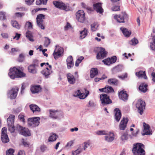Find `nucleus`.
<instances>
[{
    "label": "nucleus",
    "mask_w": 155,
    "mask_h": 155,
    "mask_svg": "<svg viewBox=\"0 0 155 155\" xmlns=\"http://www.w3.org/2000/svg\"><path fill=\"white\" fill-rule=\"evenodd\" d=\"M100 97L101 105L103 106H106L112 103V101L110 99V97L106 94H101Z\"/></svg>",
    "instance_id": "5"
},
{
    "label": "nucleus",
    "mask_w": 155,
    "mask_h": 155,
    "mask_svg": "<svg viewBox=\"0 0 155 155\" xmlns=\"http://www.w3.org/2000/svg\"><path fill=\"white\" fill-rule=\"evenodd\" d=\"M86 9L87 10V12L88 13H91L94 11L92 8L91 7H87Z\"/></svg>",
    "instance_id": "61"
},
{
    "label": "nucleus",
    "mask_w": 155,
    "mask_h": 155,
    "mask_svg": "<svg viewBox=\"0 0 155 155\" xmlns=\"http://www.w3.org/2000/svg\"><path fill=\"white\" fill-rule=\"evenodd\" d=\"M120 30L122 31L123 33L125 36L127 37H129L131 34L130 31H128L126 28L121 27L120 28Z\"/></svg>",
    "instance_id": "24"
},
{
    "label": "nucleus",
    "mask_w": 155,
    "mask_h": 155,
    "mask_svg": "<svg viewBox=\"0 0 155 155\" xmlns=\"http://www.w3.org/2000/svg\"><path fill=\"white\" fill-rule=\"evenodd\" d=\"M7 128L5 127L2 128V135H6Z\"/></svg>",
    "instance_id": "56"
},
{
    "label": "nucleus",
    "mask_w": 155,
    "mask_h": 155,
    "mask_svg": "<svg viewBox=\"0 0 155 155\" xmlns=\"http://www.w3.org/2000/svg\"><path fill=\"white\" fill-rule=\"evenodd\" d=\"M23 68L21 67V68H19V69L15 67L11 68L9 70L8 75L10 78L12 79L25 77L26 76V74L20 69L22 70Z\"/></svg>",
    "instance_id": "1"
},
{
    "label": "nucleus",
    "mask_w": 155,
    "mask_h": 155,
    "mask_svg": "<svg viewBox=\"0 0 155 155\" xmlns=\"http://www.w3.org/2000/svg\"><path fill=\"white\" fill-rule=\"evenodd\" d=\"M87 30L84 28V30L80 31V38L81 39H82L84 38L87 35Z\"/></svg>",
    "instance_id": "32"
},
{
    "label": "nucleus",
    "mask_w": 155,
    "mask_h": 155,
    "mask_svg": "<svg viewBox=\"0 0 155 155\" xmlns=\"http://www.w3.org/2000/svg\"><path fill=\"white\" fill-rule=\"evenodd\" d=\"M17 155H25V154L24 151L20 150L18 152Z\"/></svg>",
    "instance_id": "64"
},
{
    "label": "nucleus",
    "mask_w": 155,
    "mask_h": 155,
    "mask_svg": "<svg viewBox=\"0 0 155 155\" xmlns=\"http://www.w3.org/2000/svg\"><path fill=\"white\" fill-rule=\"evenodd\" d=\"M128 18V15L125 12H121L119 15H116L114 16V18L119 23H124V20Z\"/></svg>",
    "instance_id": "9"
},
{
    "label": "nucleus",
    "mask_w": 155,
    "mask_h": 155,
    "mask_svg": "<svg viewBox=\"0 0 155 155\" xmlns=\"http://www.w3.org/2000/svg\"><path fill=\"white\" fill-rule=\"evenodd\" d=\"M26 35L27 38L31 41H33L34 40L33 39V35L31 31H28L26 33Z\"/></svg>",
    "instance_id": "31"
},
{
    "label": "nucleus",
    "mask_w": 155,
    "mask_h": 155,
    "mask_svg": "<svg viewBox=\"0 0 155 155\" xmlns=\"http://www.w3.org/2000/svg\"><path fill=\"white\" fill-rule=\"evenodd\" d=\"M94 9L96 10V11L100 14H102L104 12L103 9L102 7L101 3H97L94 4L93 5Z\"/></svg>",
    "instance_id": "16"
},
{
    "label": "nucleus",
    "mask_w": 155,
    "mask_h": 155,
    "mask_svg": "<svg viewBox=\"0 0 155 155\" xmlns=\"http://www.w3.org/2000/svg\"><path fill=\"white\" fill-rule=\"evenodd\" d=\"M50 43V40L48 38H46V39L44 45L46 47H47Z\"/></svg>",
    "instance_id": "52"
},
{
    "label": "nucleus",
    "mask_w": 155,
    "mask_h": 155,
    "mask_svg": "<svg viewBox=\"0 0 155 155\" xmlns=\"http://www.w3.org/2000/svg\"><path fill=\"white\" fill-rule=\"evenodd\" d=\"M145 102L143 100L140 99L138 100L136 104V107L138 109V112L140 115H142L145 109Z\"/></svg>",
    "instance_id": "8"
},
{
    "label": "nucleus",
    "mask_w": 155,
    "mask_h": 155,
    "mask_svg": "<svg viewBox=\"0 0 155 155\" xmlns=\"http://www.w3.org/2000/svg\"><path fill=\"white\" fill-rule=\"evenodd\" d=\"M11 24L13 27H14L18 29L20 28L21 25H19L16 21H11Z\"/></svg>",
    "instance_id": "33"
},
{
    "label": "nucleus",
    "mask_w": 155,
    "mask_h": 155,
    "mask_svg": "<svg viewBox=\"0 0 155 155\" xmlns=\"http://www.w3.org/2000/svg\"><path fill=\"white\" fill-rule=\"evenodd\" d=\"M143 132L142 134L143 136L149 134L150 133V130L147 129H144Z\"/></svg>",
    "instance_id": "54"
},
{
    "label": "nucleus",
    "mask_w": 155,
    "mask_h": 155,
    "mask_svg": "<svg viewBox=\"0 0 155 155\" xmlns=\"http://www.w3.org/2000/svg\"><path fill=\"white\" fill-rule=\"evenodd\" d=\"M98 25H97V23L94 22L91 25V29L93 31H94L97 30Z\"/></svg>",
    "instance_id": "38"
},
{
    "label": "nucleus",
    "mask_w": 155,
    "mask_h": 155,
    "mask_svg": "<svg viewBox=\"0 0 155 155\" xmlns=\"http://www.w3.org/2000/svg\"><path fill=\"white\" fill-rule=\"evenodd\" d=\"M98 51L96 56L97 59H102L106 57L107 53L104 48H99Z\"/></svg>",
    "instance_id": "13"
},
{
    "label": "nucleus",
    "mask_w": 155,
    "mask_h": 155,
    "mask_svg": "<svg viewBox=\"0 0 155 155\" xmlns=\"http://www.w3.org/2000/svg\"><path fill=\"white\" fill-rule=\"evenodd\" d=\"M111 9L113 11H118L120 10V6L118 5H114Z\"/></svg>",
    "instance_id": "44"
},
{
    "label": "nucleus",
    "mask_w": 155,
    "mask_h": 155,
    "mask_svg": "<svg viewBox=\"0 0 155 155\" xmlns=\"http://www.w3.org/2000/svg\"><path fill=\"white\" fill-rule=\"evenodd\" d=\"M28 71L29 72L35 74L37 73V69L36 67L34 66L33 65L30 64L28 68Z\"/></svg>",
    "instance_id": "26"
},
{
    "label": "nucleus",
    "mask_w": 155,
    "mask_h": 155,
    "mask_svg": "<svg viewBox=\"0 0 155 155\" xmlns=\"http://www.w3.org/2000/svg\"><path fill=\"white\" fill-rule=\"evenodd\" d=\"M111 64L115 62L117 60V58L115 56H114L110 58Z\"/></svg>",
    "instance_id": "55"
},
{
    "label": "nucleus",
    "mask_w": 155,
    "mask_h": 155,
    "mask_svg": "<svg viewBox=\"0 0 155 155\" xmlns=\"http://www.w3.org/2000/svg\"><path fill=\"white\" fill-rule=\"evenodd\" d=\"M118 96L120 99L124 101L128 99V95L126 91H122L118 93Z\"/></svg>",
    "instance_id": "18"
},
{
    "label": "nucleus",
    "mask_w": 155,
    "mask_h": 155,
    "mask_svg": "<svg viewBox=\"0 0 155 155\" xmlns=\"http://www.w3.org/2000/svg\"><path fill=\"white\" fill-rule=\"evenodd\" d=\"M53 55L54 58L56 60L58 59L59 57H60L61 56V54L60 53L54 51Z\"/></svg>",
    "instance_id": "45"
},
{
    "label": "nucleus",
    "mask_w": 155,
    "mask_h": 155,
    "mask_svg": "<svg viewBox=\"0 0 155 155\" xmlns=\"http://www.w3.org/2000/svg\"><path fill=\"white\" fill-rule=\"evenodd\" d=\"M18 118L19 120L23 122L24 123H25V116L20 114L18 116Z\"/></svg>",
    "instance_id": "46"
},
{
    "label": "nucleus",
    "mask_w": 155,
    "mask_h": 155,
    "mask_svg": "<svg viewBox=\"0 0 155 155\" xmlns=\"http://www.w3.org/2000/svg\"><path fill=\"white\" fill-rule=\"evenodd\" d=\"M144 145L142 143L134 144L132 150L134 155H145L146 152L144 149Z\"/></svg>",
    "instance_id": "2"
},
{
    "label": "nucleus",
    "mask_w": 155,
    "mask_h": 155,
    "mask_svg": "<svg viewBox=\"0 0 155 155\" xmlns=\"http://www.w3.org/2000/svg\"><path fill=\"white\" fill-rule=\"evenodd\" d=\"M50 117L53 119H57L62 115V112L61 111L50 109L49 110Z\"/></svg>",
    "instance_id": "10"
},
{
    "label": "nucleus",
    "mask_w": 155,
    "mask_h": 155,
    "mask_svg": "<svg viewBox=\"0 0 155 155\" xmlns=\"http://www.w3.org/2000/svg\"><path fill=\"white\" fill-rule=\"evenodd\" d=\"M21 34H18V33H16L15 36L13 38L14 39H16L17 40H18L19 39L20 37Z\"/></svg>",
    "instance_id": "62"
},
{
    "label": "nucleus",
    "mask_w": 155,
    "mask_h": 155,
    "mask_svg": "<svg viewBox=\"0 0 155 155\" xmlns=\"http://www.w3.org/2000/svg\"><path fill=\"white\" fill-rule=\"evenodd\" d=\"M26 4L29 5H32L35 0H25Z\"/></svg>",
    "instance_id": "57"
},
{
    "label": "nucleus",
    "mask_w": 155,
    "mask_h": 155,
    "mask_svg": "<svg viewBox=\"0 0 155 155\" xmlns=\"http://www.w3.org/2000/svg\"><path fill=\"white\" fill-rule=\"evenodd\" d=\"M85 15V13L83 10H78L76 14V18L78 21L83 23L86 19Z\"/></svg>",
    "instance_id": "11"
},
{
    "label": "nucleus",
    "mask_w": 155,
    "mask_h": 155,
    "mask_svg": "<svg viewBox=\"0 0 155 155\" xmlns=\"http://www.w3.org/2000/svg\"><path fill=\"white\" fill-rule=\"evenodd\" d=\"M147 84L144 83H141L140 86L139 88V90L141 92L145 93L146 92L147 90Z\"/></svg>",
    "instance_id": "22"
},
{
    "label": "nucleus",
    "mask_w": 155,
    "mask_h": 155,
    "mask_svg": "<svg viewBox=\"0 0 155 155\" xmlns=\"http://www.w3.org/2000/svg\"><path fill=\"white\" fill-rule=\"evenodd\" d=\"M127 73H125L121 75L118 76V77L119 78H121L122 79H124V78H127Z\"/></svg>",
    "instance_id": "60"
},
{
    "label": "nucleus",
    "mask_w": 155,
    "mask_h": 155,
    "mask_svg": "<svg viewBox=\"0 0 155 155\" xmlns=\"http://www.w3.org/2000/svg\"><path fill=\"white\" fill-rule=\"evenodd\" d=\"M136 74L139 78H143L145 79H147V77L146 75L145 71H140L138 72H136Z\"/></svg>",
    "instance_id": "29"
},
{
    "label": "nucleus",
    "mask_w": 155,
    "mask_h": 155,
    "mask_svg": "<svg viewBox=\"0 0 155 155\" xmlns=\"http://www.w3.org/2000/svg\"><path fill=\"white\" fill-rule=\"evenodd\" d=\"M1 139L2 142L4 143H6L9 141V139L7 135H1Z\"/></svg>",
    "instance_id": "35"
},
{
    "label": "nucleus",
    "mask_w": 155,
    "mask_h": 155,
    "mask_svg": "<svg viewBox=\"0 0 155 155\" xmlns=\"http://www.w3.org/2000/svg\"><path fill=\"white\" fill-rule=\"evenodd\" d=\"M19 88L15 87L12 88L8 92V94L9 95V97L11 99H15L17 95L18 92L19 91Z\"/></svg>",
    "instance_id": "12"
},
{
    "label": "nucleus",
    "mask_w": 155,
    "mask_h": 155,
    "mask_svg": "<svg viewBox=\"0 0 155 155\" xmlns=\"http://www.w3.org/2000/svg\"><path fill=\"white\" fill-rule=\"evenodd\" d=\"M128 135L127 134L124 133L121 136L120 138L122 141L127 140L128 139Z\"/></svg>",
    "instance_id": "43"
},
{
    "label": "nucleus",
    "mask_w": 155,
    "mask_h": 155,
    "mask_svg": "<svg viewBox=\"0 0 155 155\" xmlns=\"http://www.w3.org/2000/svg\"><path fill=\"white\" fill-rule=\"evenodd\" d=\"M30 108L32 111L34 113L35 112L40 111V108L37 105L35 104H31L29 105Z\"/></svg>",
    "instance_id": "23"
},
{
    "label": "nucleus",
    "mask_w": 155,
    "mask_h": 155,
    "mask_svg": "<svg viewBox=\"0 0 155 155\" xmlns=\"http://www.w3.org/2000/svg\"><path fill=\"white\" fill-rule=\"evenodd\" d=\"M84 57L82 56L78 58L75 62V66L76 67H78L79 66V64L81 62L82 60L84 59Z\"/></svg>",
    "instance_id": "39"
},
{
    "label": "nucleus",
    "mask_w": 155,
    "mask_h": 155,
    "mask_svg": "<svg viewBox=\"0 0 155 155\" xmlns=\"http://www.w3.org/2000/svg\"><path fill=\"white\" fill-rule=\"evenodd\" d=\"M98 73L97 69L96 68H92L90 71V76L91 78H93L97 75Z\"/></svg>",
    "instance_id": "25"
},
{
    "label": "nucleus",
    "mask_w": 155,
    "mask_h": 155,
    "mask_svg": "<svg viewBox=\"0 0 155 155\" xmlns=\"http://www.w3.org/2000/svg\"><path fill=\"white\" fill-rule=\"evenodd\" d=\"M91 143L89 141H88L84 142V145H83L84 150H85L91 144Z\"/></svg>",
    "instance_id": "49"
},
{
    "label": "nucleus",
    "mask_w": 155,
    "mask_h": 155,
    "mask_svg": "<svg viewBox=\"0 0 155 155\" xmlns=\"http://www.w3.org/2000/svg\"><path fill=\"white\" fill-rule=\"evenodd\" d=\"M85 94L84 93H81L80 90H78L74 94V96L75 97H78L80 99H84L89 94V91L85 89Z\"/></svg>",
    "instance_id": "14"
},
{
    "label": "nucleus",
    "mask_w": 155,
    "mask_h": 155,
    "mask_svg": "<svg viewBox=\"0 0 155 155\" xmlns=\"http://www.w3.org/2000/svg\"><path fill=\"white\" fill-rule=\"evenodd\" d=\"M40 118L39 117H34L28 118L27 121L28 127H34L38 126L40 124Z\"/></svg>",
    "instance_id": "4"
},
{
    "label": "nucleus",
    "mask_w": 155,
    "mask_h": 155,
    "mask_svg": "<svg viewBox=\"0 0 155 155\" xmlns=\"http://www.w3.org/2000/svg\"><path fill=\"white\" fill-rule=\"evenodd\" d=\"M115 112L114 117L116 120L117 122H119L121 118V114L120 110L118 108H115L114 110Z\"/></svg>",
    "instance_id": "19"
},
{
    "label": "nucleus",
    "mask_w": 155,
    "mask_h": 155,
    "mask_svg": "<svg viewBox=\"0 0 155 155\" xmlns=\"http://www.w3.org/2000/svg\"><path fill=\"white\" fill-rule=\"evenodd\" d=\"M45 18V15L42 14H39L37 15L36 19L37 23L39 27L41 29H45L44 20Z\"/></svg>",
    "instance_id": "7"
},
{
    "label": "nucleus",
    "mask_w": 155,
    "mask_h": 155,
    "mask_svg": "<svg viewBox=\"0 0 155 155\" xmlns=\"http://www.w3.org/2000/svg\"><path fill=\"white\" fill-rule=\"evenodd\" d=\"M25 60V56L22 54H19L18 57L17 59V61L19 62H22Z\"/></svg>",
    "instance_id": "42"
},
{
    "label": "nucleus",
    "mask_w": 155,
    "mask_h": 155,
    "mask_svg": "<svg viewBox=\"0 0 155 155\" xmlns=\"http://www.w3.org/2000/svg\"><path fill=\"white\" fill-rule=\"evenodd\" d=\"M128 121V120L127 118H126L125 117L123 118L119 124V129L121 130H124L127 127Z\"/></svg>",
    "instance_id": "17"
},
{
    "label": "nucleus",
    "mask_w": 155,
    "mask_h": 155,
    "mask_svg": "<svg viewBox=\"0 0 155 155\" xmlns=\"http://www.w3.org/2000/svg\"><path fill=\"white\" fill-rule=\"evenodd\" d=\"M69 57L70 60V62H68V67L71 68L74 66V63L72 62L73 58L71 56H69Z\"/></svg>",
    "instance_id": "51"
},
{
    "label": "nucleus",
    "mask_w": 155,
    "mask_h": 155,
    "mask_svg": "<svg viewBox=\"0 0 155 155\" xmlns=\"http://www.w3.org/2000/svg\"><path fill=\"white\" fill-rule=\"evenodd\" d=\"M14 150L12 149H10L6 152V155H14Z\"/></svg>",
    "instance_id": "50"
},
{
    "label": "nucleus",
    "mask_w": 155,
    "mask_h": 155,
    "mask_svg": "<svg viewBox=\"0 0 155 155\" xmlns=\"http://www.w3.org/2000/svg\"><path fill=\"white\" fill-rule=\"evenodd\" d=\"M105 88L106 93H109L114 92V89L111 87L107 85L105 86Z\"/></svg>",
    "instance_id": "36"
},
{
    "label": "nucleus",
    "mask_w": 155,
    "mask_h": 155,
    "mask_svg": "<svg viewBox=\"0 0 155 155\" xmlns=\"http://www.w3.org/2000/svg\"><path fill=\"white\" fill-rule=\"evenodd\" d=\"M102 62L105 64L107 65H110L111 64L110 62V58H108L107 59H105L102 61Z\"/></svg>",
    "instance_id": "47"
},
{
    "label": "nucleus",
    "mask_w": 155,
    "mask_h": 155,
    "mask_svg": "<svg viewBox=\"0 0 155 155\" xmlns=\"http://www.w3.org/2000/svg\"><path fill=\"white\" fill-rule=\"evenodd\" d=\"M138 43V40L135 38L132 39L129 42V44L131 45H135Z\"/></svg>",
    "instance_id": "37"
},
{
    "label": "nucleus",
    "mask_w": 155,
    "mask_h": 155,
    "mask_svg": "<svg viewBox=\"0 0 155 155\" xmlns=\"http://www.w3.org/2000/svg\"><path fill=\"white\" fill-rule=\"evenodd\" d=\"M39 64V62L36 59H35L34 60L33 64H31L33 65L34 66L36 67L38 66Z\"/></svg>",
    "instance_id": "53"
},
{
    "label": "nucleus",
    "mask_w": 155,
    "mask_h": 155,
    "mask_svg": "<svg viewBox=\"0 0 155 155\" xmlns=\"http://www.w3.org/2000/svg\"><path fill=\"white\" fill-rule=\"evenodd\" d=\"M15 130L18 131L21 134L25 136H29L31 135V133L29 129L27 128L23 127L19 124L16 125Z\"/></svg>",
    "instance_id": "6"
},
{
    "label": "nucleus",
    "mask_w": 155,
    "mask_h": 155,
    "mask_svg": "<svg viewBox=\"0 0 155 155\" xmlns=\"http://www.w3.org/2000/svg\"><path fill=\"white\" fill-rule=\"evenodd\" d=\"M41 88L39 85H36L32 86L31 88V91L32 93H38L40 92Z\"/></svg>",
    "instance_id": "21"
},
{
    "label": "nucleus",
    "mask_w": 155,
    "mask_h": 155,
    "mask_svg": "<svg viewBox=\"0 0 155 155\" xmlns=\"http://www.w3.org/2000/svg\"><path fill=\"white\" fill-rule=\"evenodd\" d=\"M83 145H79L77 149L80 153L82 152L84 150Z\"/></svg>",
    "instance_id": "59"
},
{
    "label": "nucleus",
    "mask_w": 155,
    "mask_h": 155,
    "mask_svg": "<svg viewBox=\"0 0 155 155\" xmlns=\"http://www.w3.org/2000/svg\"><path fill=\"white\" fill-rule=\"evenodd\" d=\"M54 51L60 53L61 54L63 51V48L60 47H56Z\"/></svg>",
    "instance_id": "41"
},
{
    "label": "nucleus",
    "mask_w": 155,
    "mask_h": 155,
    "mask_svg": "<svg viewBox=\"0 0 155 155\" xmlns=\"http://www.w3.org/2000/svg\"><path fill=\"white\" fill-rule=\"evenodd\" d=\"M53 3L55 6L57 8L64 10L67 9V5L64 3L60 1H54Z\"/></svg>",
    "instance_id": "15"
},
{
    "label": "nucleus",
    "mask_w": 155,
    "mask_h": 155,
    "mask_svg": "<svg viewBox=\"0 0 155 155\" xmlns=\"http://www.w3.org/2000/svg\"><path fill=\"white\" fill-rule=\"evenodd\" d=\"M52 72V70H49L48 67H46L41 71V74L44 76L45 78H48Z\"/></svg>",
    "instance_id": "20"
},
{
    "label": "nucleus",
    "mask_w": 155,
    "mask_h": 155,
    "mask_svg": "<svg viewBox=\"0 0 155 155\" xmlns=\"http://www.w3.org/2000/svg\"><path fill=\"white\" fill-rule=\"evenodd\" d=\"M114 134H112V135L110 136V135H107L105 136V140L107 142H110L113 141L114 139Z\"/></svg>",
    "instance_id": "34"
},
{
    "label": "nucleus",
    "mask_w": 155,
    "mask_h": 155,
    "mask_svg": "<svg viewBox=\"0 0 155 155\" xmlns=\"http://www.w3.org/2000/svg\"><path fill=\"white\" fill-rule=\"evenodd\" d=\"M5 13L3 12H0V19L3 20L5 18Z\"/></svg>",
    "instance_id": "58"
},
{
    "label": "nucleus",
    "mask_w": 155,
    "mask_h": 155,
    "mask_svg": "<svg viewBox=\"0 0 155 155\" xmlns=\"http://www.w3.org/2000/svg\"><path fill=\"white\" fill-rule=\"evenodd\" d=\"M15 118L14 115L10 114L7 120L8 130L12 133H14L15 130V127L14 126Z\"/></svg>",
    "instance_id": "3"
},
{
    "label": "nucleus",
    "mask_w": 155,
    "mask_h": 155,
    "mask_svg": "<svg viewBox=\"0 0 155 155\" xmlns=\"http://www.w3.org/2000/svg\"><path fill=\"white\" fill-rule=\"evenodd\" d=\"M58 136L55 134H52L49 137L48 139V141L49 142H52L55 141Z\"/></svg>",
    "instance_id": "30"
},
{
    "label": "nucleus",
    "mask_w": 155,
    "mask_h": 155,
    "mask_svg": "<svg viewBox=\"0 0 155 155\" xmlns=\"http://www.w3.org/2000/svg\"><path fill=\"white\" fill-rule=\"evenodd\" d=\"M25 26L27 27L28 29H32L33 26L31 23L29 21L27 22L25 25Z\"/></svg>",
    "instance_id": "48"
},
{
    "label": "nucleus",
    "mask_w": 155,
    "mask_h": 155,
    "mask_svg": "<svg viewBox=\"0 0 155 155\" xmlns=\"http://www.w3.org/2000/svg\"><path fill=\"white\" fill-rule=\"evenodd\" d=\"M96 134L98 135H106L108 134V132L107 131L99 130L96 131Z\"/></svg>",
    "instance_id": "40"
},
{
    "label": "nucleus",
    "mask_w": 155,
    "mask_h": 155,
    "mask_svg": "<svg viewBox=\"0 0 155 155\" xmlns=\"http://www.w3.org/2000/svg\"><path fill=\"white\" fill-rule=\"evenodd\" d=\"M108 82L110 84L117 85L118 83V81L115 78H111L108 80Z\"/></svg>",
    "instance_id": "27"
},
{
    "label": "nucleus",
    "mask_w": 155,
    "mask_h": 155,
    "mask_svg": "<svg viewBox=\"0 0 155 155\" xmlns=\"http://www.w3.org/2000/svg\"><path fill=\"white\" fill-rule=\"evenodd\" d=\"M76 81L75 78L74 76L68 73V82L71 84H74Z\"/></svg>",
    "instance_id": "28"
},
{
    "label": "nucleus",
    "mask_w": 155,
    "mask_h": 155,
    "mask_svg": "<svg viewBox=\"0 0 155 155\" xmlns=\"http://www.w3.org/2000/svg\"><path fill=\"white\" fill-rule=\"evenodd\" d=\"M150 46L152 50H154L155 48V43L153 42L150 43Z\"/></svg>",
    "instance_id": "63"
}]
</instances>
